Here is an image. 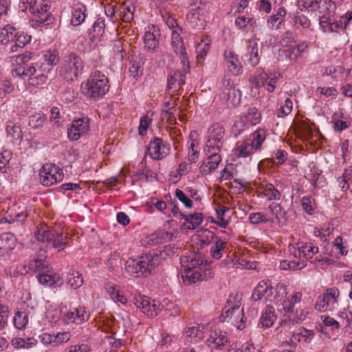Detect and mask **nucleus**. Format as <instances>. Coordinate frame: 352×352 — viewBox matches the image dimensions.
<instances>
[{"instance_id": "nucleus-1", "label": "nucleus", "mask_w": 352, "mask_h": 352, "mask_svg": "<svg viewBox=\"0 0 352 352\" xmlns=\"http://www.w3.org/2000/svg\"><path fill=\"white\" fill-rule=\"evenodd\" d=\"M201 253L197 252L186 260H182L184 269L182 278L184 284L188 285L204 280L206 276V264Z\"/></svg>"}, {"instance_id": "nucleus-2", "label": "nucleus", "mask_w": 352, "mask_h": 352, "mask_svg": "<svg viewBox=\"0 0 352 352\" xmlns=\"http://www.w3.org/2000/svg\"><path fill=\"white\" fill-rule=\"evenodd\" d=\"M82 87L84 94L94 100L103 98L109 89L107 78L99 71L94 72Z\"/></svg>"}, {"instance_id": "nucleus-3", "label": "nucleus", "mask_w": 352, "mask_h": 352, "mask_svg": "<svg viewBox=\"0 0 352 352\" xmlns=\"http://www.w3.org/2000/svg\"><path fill=\"white\" fill-rule=\"evenodd\" d=\"M83 69L84 62L82 58L75 52H70L64 56L59 74L64 80L72 82L78 79Z\"/></svg>"}, {"instance_id": "nucleus-4", "label": "nucleus", "mask_w": 352, "mask_h": 352, "mask_svg": "<svg viewBox=\"0 0 352 352\" xmlns=\"http://www.w3.org/2000/svg\"><path fill=\"white\" fill-rule=\"evenodd\" d=\"M158 264V258L145 254L137 258H129L125 263V270L131 275L147 276Z\"/></svg>"}, {"instance_id": "nucleus-5", "label": "nucleus", "mask_w": 352, "mask_h": 352, "mask_svg": "<svg viewBox=\"0 0 352 352\" xmlns=\"http://www.w3.org/2000/svg\"><path fill=\"white\" fill-rule=\"evenodd\" d=\"M15 71L18 76H28L29 85L32 86L45 83L48 79V74L51 72L48 66L43 65L38 61L27 67H18Z\"/></svg>"}, {"instance_id": "nucleus-6", "label": "nucleus", "mask_w": 352, "mask_h": 352, "mask_svg": "<svg viewBox=\"0 0 352 352\" xmlns=\"http://www.w3.org/2000/svg\"><path fill=\"white\" fill-rule=\"evenodd\" d=\"M36 236L38 241L46 243L58 251L64 250L68 246L67 235L54 230L38 228Z\"/></svg>"}, {"instance_id": "nucleus-7", "label": "nucleus", "mask_w": 352, "mask_h": 352, "mask_svg": "<svg viewBox=\"0 0 352 352\" xmlns=\"http://www.w3.org/2000/svg\"><path fill=\"white\" fill-rule=\"evenodd\" d=\"M40 182L45 186H50L63 179V170L51 163L45 164L39 173Z\"/></svg>"}, {"instance_id": "nucleus-8", "label": "nucleus", "mask_w": 352, "mask_h": 352, "mask_svg": "<svg viewBox=\"0 0 352 352\" xmlns=\"http://www.w3.org/2000/svg\"><path fill=\"white\" fill-rule=\"evenodd\" d=\"M225 130L219 123L212 124L208 129V140L206 142L208 153L219 151L223 145Z\"/></svg>"}, {"instance_id": "nucleus-9", "label": "nucleus", "mask_w": 352, "mask_h": 352, "mask_svg": "<svg viewBox=\"0 0 352 352\" xmlns=\"http://www.w3.org/2000/svg\"><path fill=\"white\" fill-rule=\"evenodd\" d=\"M133 300L136 307L140 309L148 317L156 316L158 314V311L160 310L161 303L154 300L151 301L147 296L140 294L135 295Z\"/></svg>"}, {"instance_id": "nucleus-10", "label": "nucleus", "mask_w": 352, "mask_h": 352, "mask_svg": "<svg viewBox=\"0 0 352 352\" xmlns=\"http://www.w3.org/2000/svg\"><path fill=\"white\" fill-rule=\"evenodd\" d=\"M186 73L184 72V68L183 71L177 70L170 73L168 78L167 92L171 97L182 94Z\"/></svg>"}, {"instance_id": "nucleus-11", "label": "nucleus", "mask_w": 352, "mask_h": 352, "mask_svg": "<svg viewBox=\"0 0 352 352\" xmlns=\"http://www.w3.org/2000/svg\"><path fill=\"white\" fill-rule=\"evenodd\" d=\"M147 149L152 159L160 160L168 155L170 147L162 138L155 137L151 140Z\"/></svg>"}, {"instance_id": "nucleus-12", "label": "nucleus", "mask_w": 352, "mask_h": 352, "mask_svg": "<svg viewBox=\"0 0 352 352\" xmlns=\"http://www.w3.org/2000/svg\"><path fill=\"white\" fill-rule=\"evenodd\" d=\"M229 343L230 341L227 333L220 329H212L209 337L206 340L208 346L217 350L227 348L229 346Z\"/></svg>"}, {"instance_id": "nucleus-13", "label": "nucleus", "mask_w": 352, "mask_h": 352, "mask_svg": "<svg viewBox=\"0 0 352 352\" xmlns=\"http://www.w3.org/2000/svg\"><path fill=\"white\" fill-rule=\"evenodd\" d=\"M340 291L337 287L326 289L322 296H319L316 308L320 311H325L327 307L337 303Z\"/></svg>"}, {"instance_id": "nucleus-14", "label": "nucleus", "mask_w": 352, "mask_h": 352, "mask_svg": "<svg viewBox=\"0 0 352 352\" xmlns=\"http://www.w3.org/2000/svg\"><path fill=\"white\" fill-rule=\"evenodd\" d=\"M241 294H236L234 296H230L229 299L228 300V303L232 304V299L234 302H236V304L233 305L231 308L228 309L224 313L222 314L221 316V320L222 322L226 321L228 318L236 320L238 318V316L240 314H242L243 316L241 319V322H245V319L244 317V314H243V309L239 310L240 307V301L241 300Z\"/></svg>"}, {"instance_id": "nucleus-15", "label": "nucleus", "mask_w": 352, "mask_h": 352, "mask_svg": "<svg viewBox=\"0 0 352 352\" xmlns=\"http://www.w3.org/2000/svg\"><path fill=\"white\" fill-rule=\"evenodd\" d=\"M89 129V119L82 118L74 120L72 124L67 130L69 139L71 140H77L80 135L87 133Z\"/></svg>"}, {"instance_id": "nucleus-16", "label": "nucleus", "mask_w": 352, "mask_h": 352, "mask_svg": "<svg viewBox=\"0 0 352 352\" xmlns=\"http://www.w3.org/2000/svg\"><path fill=\"white\" fill-rule=\"evenodd\" d=\"M226 81L224 82V83ZM225 87L222 90L220 97L224 101L228 102L232 106L238 104L241 101V92L239 89L235 88L232 85H230L228 80L227 84H224Z\"/></svg>"}, {"instance_id": "nucleus-17", "label": "nucleus", "mask_w": 352, "mask_h": 352, "mask_svg": "<svg viewBox=\"0 0 352 352\" xmlns=\"http://www.w3.org/2000/svg\"><path fill=\"white\" fill-rule=\"evenodd\" d=\"M38 280L40 283L54 288L60 287L63 284V280L60 275L48 269V267L43 270V272L38 276Z\"/></svg>"}, {"instance_id": "nucleus-18", "label": "nucleus", "mask_w": 352, "mask_h": 352, "mask_svg": "<svg viewBox=\"0 0 352 352\" xmlns=\"http://www.w3.org/2000/svg\"><path fill=\"white\" fill-rule=\"evenodd\" d=\"M280 74H270L263 72L256 79L255 86L257 87H265L269 92L274 91L276 84Z\"/></svg>"}, {"instance_id": "nucleus-19", "label": "nucleus", "mask_w": 352, "mask_h": 352, "mask_svg": "<svg viewBox=\"0 0 352 352\" xmlns=\"http://www.w3.org/2000/svg\"><path fill=\"white\" fill-rule=\"evenodd\" d=\"M159 36L160 34L155 26L152 28L148 27V30L146 31L144 37V48L148 52H154L158 48L159 41L157 36Z\"/></svg>"}, {"instance_id": "nucleus-20", "label": "nucleus", "mask_w": 352, "mask_h": 352, "mask_svg": "<svg viewBox=\"0 0 352 352\" xmlns=\"http://www.w3.org/2000/svg\"><path fill=\"white\" fill-rule=\"evenodd\" d=\"M224 58L228 71L234 76L239 75L242 72V66L238 60L237 55L232 51L226 50Z\"/></svg>"}, {"instance_id": "nucleus-21", "label": "nucleus", "mask_w": 352, "mask_h": 352, "mask_svg": "<svg viewBox=\"0 0 352 352\" xmlns=\"http://www.w3.org/2000/svg\"><path fill=\"white\" fill-rule=\"evenodd\" d=\"M89 318V314L87 312L85 307H78L74 309V311H69L66 314V320L67 322H73L78 324H80L86 320H88Z\"/></svg>"}, {"instance_id": "nucleus-22", "label": "nucleus", "mask_w": 352, "mask_h": 352, "mask_svg": "<svg viewBox=\"0 0 352 352\" xmlns=\"http://www.w3.org/2000/svg\"><path fill=\"white\" fill-rule=\"evenodd\" d=\"M221 161V157L217 151H212L211 155L200 166V171L202 174L208 175L214 170Z\"/></svg>"}, {"instance_id": "nucleus-23", "label": "nucleus", "mask_w": 352, "mask_h": 352, "mask_svg": "<svg viewBox=\"0 0 352 352\" xmlns=\"http://www.w3.org/2000/svg\"><path fill=\"white\" fill-rule=\"evenodd\" d=\"M247 54L249 55V63L252 66H256L258 64L260 54L258 49V39L252 38L248 40L247 45Z\"/></svg>"}, {"instance_id": "nucleus-24", "label": "nucleus", "mask_w": 352, "mask_h": 352, "mask_svg": "<svg viewBox=\"0 0 352 352\" xmlns=\"http://www.w3.org/2000/svg\"><path fill=\"white\" fill-rule=\"evenodd\" d=\"M211 243L214 245L210 248V254L214 259H220L227 245V243L221 238L212 233Z\"/></svg>"}, {"instance_id": "nucleus-25", "label": "nucleus", "mask_w": 352, "mask_h": 352, "mask_svg": "<svg viewBox=\"0 0 352 352\" xmlns=\"http://www.w3.org/2000/svg\"><path fill=\"white\" fill-rule=\"evenodd\" d=\"M273 290V287L269 286L266 283L260 282L254 288L251 300L256 302L261 300L263 296L269 297L272 295Z\"/></svg>"}, {"instance_id": "nucleus-26", "label": "nucleus", "mask_w": 352, "mask_h": 352, "mask_svg": "<svg viewBox=\"0 0 352 352\" xmlns=\"http://www.w3.org/2000/svg\"><path fill=\"white\" fill-rule=\"evenodd\" d=\"M173 234L161 230L155 232L146 237V245L153 246L170 240Z\"/></svg>"}, {"instance_id": "nucleus-27", "label": "nucleus", "mask_w": 352, "mask_h": 352, "mask_svg": "<svg viewBox=\"0 0 352 352\" xmlns=\"http://www.w3.org/2000/svg\"><path fill=\"white\" fill-rule=\"evenodd\" d=\"M43 65L48 66L49 70H52L53 66L59 62V56L56 50L43 52V56L38 60Z\"/></svg>"}, {"instance_id": "nucleus-28", "label": "nucleus", "mask_w": 352, "mask_h": 352, "mask_svg": "<svg viewBox=\"0 0 352 352\" xmlns=\"http://www.w3.org/2000/svg\"><path fill=\"white\" fill-rule=\"evenodd\" d=\"M86 10L85 6L81 3L76 4L72 10L71 24L77 26L83 23L86 18Z\"/></svg>"}, {"instance_id": "nucleus-29", "label": "nucleus", "mask_w": 352, "mask_h": 352, "mask_svg": "<svg viewBox=\"0 0 352 352\" xmlns=\"http://www.w3.org/2000/svg\"><path fill=\"white\" fill-rule=\"evenodd\" d=\"M204 327L199 324H190L184 330L186 337L197 342L204 338Z\"/></svg>"}, {"instance_id": "nucleus-30", "label": "nucleus", "mask_w": 352, "mask_h": 352, "mask_svg": "<svg viewBox=\"0 0 352 352\" xmlns=\"http://www.w3.org/2000/svg\"><path fill=\"white\" fill-rule=\"evenodd\" d=\"M50 6L47 3L43 1L39 4L37 2L30 8V11L34 16L47 17L48 19L52 20V14L50 12Z\"/></svg>"}, {"instance_id": "nucleus-31", "label": "nucleus", "mask_w": 352, "mask_h": 352, "mask_svg": "<svg viewBox=\"0 0 352 352\" xmlns=\"http://www.w3.org/2000/svg\"><path fill=\"white\" fill-rule=\"evenodd\" d=\"M275 310L272 306L267 305L264 313L262 314L258 325L264 328L272 327L276 319Z\"/></svg>"}, {"instance_id": "nucleus-32", "label": "nucleus", "mask_w": 352, "mask_h": 352, "mask_svg": "<svg viewBox=\"0 0 352 352\" xmlns=\"http://www.w3.org/2000/svg\"><path fill=\"white\" fill-rule=\"evenodd\" d=\"M286 14L287 11L284 8H279L275 14L270 16L267 19V23L268 27L271 29H279L281 23L284 21Z\"/></svg>"}, {"instance_id": "nucleus-33", "label": "nucleus", "mask_w": 352, "mask_h": 352, "mask_svg": "<svg viewBox=\"0 0 352 352\" xmlns=\"http://www.w3.org/2000/svg\"><path fill=\"white\" fill-rule=\"evenodd\" d=\"M174 52L179 56L181 63L184 66V72H188L190 69V63L187 57L186 50L184 43H171Z\"/></svg>"}, {"instance_id": "nucleus-34", "label": "nucleus", "mask_w": 352, "mask_h": 352, "mask_svg": "<svg viewBox=\"0 0 352 352\" xmlns=\"http://www.w3.org/2000/svg\"><path fill=\"white\" fill-rule=\"evenodd\" d=\"M45 252L41 250L37 258L29 262V269L33 271L38 270L41 273L43 270L47 268V264L45 263Z\"/></svg>"}, {"instance_id": "nucleus-35", "label": "nucleus", "mask_w": 352, "mask_h": 352, "mask_svg": "<svg viewBox=\"0 0 352 352\" xmlns=\"http://www.w3.org/2000/svg\"><path fill=\"white\" fill-rule=\"evenodd\" d=\"M261 113L255 107H252L248 109V113L245 114L243 120L239 123H236L234 126L236 128L239 124L242 125L244 122H249L251 125H256L260 122Z\"/></svg>"}, {"instance_id": "nucleus-36", "label": "nucleus", "mask_w": 352, "mask_h": 352, "mask_svg": "<svg viewBox=\"0 0 352 352\" xmlns=\"http://www.w3.org/2000/svg\"><path fill=\"white\" fill-rule=\"evenodd\" d=\"M6 132L8 136L11 137L13 141H21L23 139V133L20 126L16 125L12 120L6 122Z\"/></svg>"}, {"instance_id": "nucleus-37", "label": "nucleus", "mask_w": 352, "mask_h": 352, "mask_svg": "<svg viewBox=\"0 0 352 352\" xmlns=\"http://www.w3.org/2000/svg\"><path fill=\"white\" fill-rule=\"evenodd\" d=\"M314 331L308 330L303 327H300L292 331V342L300 341V338H303L304 341L309 342L314 336Z\"/></svg>"}, {"instance_id": "nucleus-38", "label": "nucleus", "mask_w": 352, "mask_h": 352, "mask_svg": "<svg viewBox=\"0 0 352 352\" xmlns=\"http://www.w3.org/2000/svg\"><path fill=\"white\" fill-rule=\"evenodd\" d=\"M67 283L71 288L76 289L83 284L82 275L77 271L70 270L67 275Z\"/></svg>"}, {"instance_id": "nucleus-39", "label": "nucleus", "mask_w": 352, "mask_h": 352, "mask_svg": "<svg viewBox=\"0 0 352 352\" xmlns=\"http://www.w3.org/2000/svg\"><path fill=\"white\" fill-rule=\"evenodd\" d=\"M181 217L190 226H188V229L197 228L203 221L202 213L195 212L191 214H181Z\"/></svg>"}, {"instance_id": "nucleus-40", "label": "nucleus", "mask_w": 352, "mask_h": 352, "mask_svg": "<svg viewBox=\"0 0 352 352\" xmlns=\"http://www.w3.org/2000/svg\"><path fill=\"white\" fill-rule=\"evenodd\" d=\"M352 167L346 169L341 177L337 179L338 183L342 191L345 192L350 188V183L352 182Z\"/></svg>"}, {"instance_id": "nucleus-41", "label": "nucleus", "mask_w": 352, "mask_h": 352, "mask_svg": "<svg viewBox=\"0 0 352 352\" xmlns=\"http://www.w3.org/2000/svg\"><path fill=\"white\" fill-rule=\"evenodd\" d=\"M263 194L269 201L280 200L281 194L272 184H265L263 188Z\"/></svg>"}, {"instance_id": "nucleus-42", "label": "nucleus", "mask_w": 352, "mask_h": 352, "mask_svg": "<svg viewBox=\"0 0 352 352\" xmlns=\"http://www.w3.org/2000/svg\"><path fill=\"white\" fill-rule=\"evenodd\" d=\"M14 325L18 329H23L28 323V314L25 311H18L13 319Z\"/></svg>"}, {"instance_id": "nucleus-43", "label": "nucleus", "mask_w": 352, "mask_h": 352, "mask_svg": "<svg viewBox=\"0 0 352 352\" xmlns=\"http://www.w3.org/2000/svg\"><path fill=\"white\" fill-rule=\"evenodd\" d=\"M31 41V36L25 34L23 32L16 31L12 33V39L11 43H16V45L23 48L26 44Z\"/></svg>"}, {"instance_id": "nucleus-44", "label": "nucleus", "mask_w": 352, "mask_h": 352, "mask_svg": "<svg viewBox=\"0 0 352 352\" xmlns=\"http://www.w3.org/2000/svg\"><path fill=\"white\" fill-rule=\"evenodd\" d=\"M250 140H245L243 142L239 145L236 151V155L239 157H246L253 153L255 150L254 146L250 144Z\"/></svg>"}, {"instance_id": "nucleus-45", "label": "nucleus", "mask_w": 352, "mask_h": 352, "mask_svg": "<svg viewBox=\"0 0 352 352\" xmlns=\"http://www.w3.org/2000/svg\"><path fill=\"white\" fill-rule=\"evenodd\" d=\"M46 120V116L42 112H39L30 117L29 125L33 129H38L43 127Z\"/></svg>"}, {"instance_id": "nucleus-46", "label": "nucleus", "mask_w": 352, "mask_h": 352, "mask_svg": "<svg viewBox=\"0 0 352 352\" xmlns=\"http://www.w3.org/2000/svg\"><path fill=\"white\" fill-rule=\"evenodd\" d=\"M2 246L1 249L6 250H13L16 244V239L14 236L10 233L3 234L1 239Z\"/></svg>"}, {"instance_id": "nucleus-47", "label": "nucleus", "mask_w": 352, "mask_h": 352, "mask_svg": "<svg viewBox=\"0 0 352 352\" xmlns=\"http://www.w3.org/2000/svg\"><path fill=\"white\" fill-rule=\"evenodd\" d=\"M12 157V152L10 150H3L0 153V171L6 173L7 171V166L9 164Z\"/></svg>"}, {"instance_id": "nucleus-48", "label": "nucleus", "mask_w": 352, "mask_h": 352, "mask_svg": "<svg viewBox=\"0 0 352 352\" xmlns=\"http://www.w3.org/2000/svg\"><path fill=\"white\" fill-rule=\"evenodd\" d=\"M135 7L124 3L120 8V14L123 21L129 22L133 19Z\"/></svg>"}, {"instance_id": "nucleus-49", "label": "nucleus", "mask_w": 352, "mask_h": 352, "mask_svg": "<svg viewBox=\"0 0 352 352\" xmlns=\"http://www.w3.org/2000/svg\"><path fill=\"white\" fill-rule=\"evenodd\" d=\"M16 32V29L11 25H6L0 32V43L5 44L10 42L12 39V33Z\"/></svg>"}, {"instance_id": "nucleus-50", "label": "nucleus", "mask_w": 352, "mask_h": 352, "mask_svg": "<svg viewBox=\"0 0 352 352\" xmlns=\"http://www.w3.org/2000/svg\"><path fill=\"white\" fill-rule=\"evenodd\" d=\"M196 134L197 133L195 131H191L190 133V140H192V142L189 146L188 156V160L191 163L196 162L199 157V151L197 149H195V141L192 140L193 136Z\"/></svg>"}, {"instance_id": "nucleus-51", "label": "nucleus", "mask_w": 352, "mask_h": 352, "mask_svg": "<svg viewBox=\"0 0 352 352\" xmlns=\"http://www.w3.org/2000/svg\"><path fill=\"white\" fill-rule=\"evenodd\" d=\"M265 131L261 129L253 133V140H250V144L254 146L255 150L261 148L262 143L265 140Z\"/></svg>"}, {"instance_id": "nucleus-52", "label": "nucleus", "mask_w": 352, "mask_h": 352, "mask_svg": "<svg viewBox=\"0 0 352 352\" xmlns=\"http://www.w3.org/2000/svg\"><path fill=\"white\" fill-rule=\"evenodd\" d=\"M28 215L29 213L28 210H24L21 212H19L15 216L8 215L6 217H5V219L6 221L9 223H12L14 222L23 223L26 221Z\"/></svg>"}, {"instance_id": "nucleus-53", "label": "nucleus", "mask_w": 352, "mask_h": 352, "mask_svg": "<svg viewBox=\"0 0 352 352\" xmlns=\"http://www.w3.org/2000/svg\"><path fill=\"white\" fill-rule=\"evenodd\" d=\"M105 23L103 18H98L92 26L93 38L102 36L104 32Z\"/></svg>"}, {"instance_id": "nucleus-54", "label": "nucleus", "mask_w": 352, "mask_h": 352, "mask_svg": "<svg viewBox=\"0 0 352 352\" xmlns=\"http://www.w3.org/2000/svg\"><path fill=\"white\" fill-rule=\"evenodd\" d=\"M301 251L302 252V256L308 259L311 258L314 254L318 252V248L314 246L313 243H309L301 245Z\"/></svg>"}, {"instance_id": "nucleus-55", "label": "nucleus", "mask_w": 352, "mask_h": 352, "mask_svg": "<svg viewBox=\"0 0 352 352\" xmlns=\"http://www.w3.org/2000/svg\"><path fill=\"white\" fill-rule=\"evenodd\" d=\"M293 104L290 98H287L284 102V104L280 107L278 111V117H285L289 114L292 110Z\"/></svg>"}, {"instance_id": "nucleus-56", "label": "nucleus", "mask_w": 352, "mask_h": 352, "mask_svg": "<svg viewBox=\"0 0 352 352\" xmlns=\"http://www.w3.org/2000/svg\"><path fill=\"white\" fill-rule=\"evenodd\" d=\"M142 67L140 61L132 60L129 67V72L133 78H136L142 74Z\"/></svg>"}, {"instance_id": "nucleus-57", "label": "nucleus", "mask_w": 352, "mask_h": 352, "mask_svg": "<svg viewBox=\"0 0 352 352\" xmlns=\"http://www.w3.org/2000/svg\"><path fill=\"white\" fill-rule=\"evenodd\" d=\"M314 199L309 196H305L302 198V208L309 214H311L314 210Z\"/></svg>"}, {"instance_id": "nucleus-58", "label": "nucleus", "mask_w": 352, "mask_h": 352, "mask_svg": "<svg viewBox=\"0 0 352 352\" xmlns=\"http://www.w3.org/2000/svg\"><path fill=\"white\" fill-rule=\"evenodd\" d=\"M294 23L296 25L302 26L303 28H309L310 25V21L307 16L302 14L300 12H297L294 18Z\"/></svg>"}, {"instance_id": "nucleus-59", "label": "nucleus", "mask_w": 352, "mask_h": 352, "mask_svg": "<svg viewBox=\"0 0 352 352\" xmlns=\"http://www.w3.org/2000/svg\"><path fill=\"white\" fill-rule=\"evenodd\" d=\"M175 197L187 208H191L192 207V201L184 194V192L177 188L175 190Z\"/></svg>"}, {"instance_id": "nucleus-60", "label": "nucleus", "mask_w": 352, "mask_h": 352, "mask_svg": "<svg viewBox=\"0 0 352 352\" xmlns=\"http://www.w3.org/2000/svg\"><path fill=\"white\" fill-rule=\"evenodd\" d=\"M9 309L7 306L0 307V331L3 330L8 324Z\"/></svg>"}, {"instance_id": "nucleus-61", "label": "nucleus", "mask_w": 352, "mask_h": 352, "mask_svg": "<svg viewBox=\"0 0 352 352\" xmlns=\"http://www.w3.org/2000/svg\"><path fill=\"white\" fill-rule=\"evenodd\" d=\"M250 221L252 224H258L259 223H266L272 221L268 219L262 212L252 213L249 217Z\"/></svg>"}, {"instance_id": "nucleus-62", "label": "nucleus", "mask_w": 352, "mask_h": 352, "mask_svg": "<svg viewBox=\"0 0 352 352\" xmlns=\"http://www.w3.org/2000/svg\"><path fill=\"white\" fill-rule=\"evenodd\" d=\"M269 209L277 219L285 216V212L282 213V207L279 204L272 203L269 206Z\"/></svg>"}, {"instance_id": "nucleus-63", "label": "nucleus", "mask_w": 352, "mask_h": 352, "mask_svg": "<svg viewBox=\"0 0 352 352\" xmlns=\"http://www.w3.org/2000/svg\"><path fill=\"white\" fill-rule=\"evenodd\" d=\"M31 25L33 28H36L42 25H48L52 23V20L48 19L47 17L34 16L30 21Z\"/></svg>"}, {"instance_id": "nucleus-64", "label": "nucleus", "mask_w": 352, "mask_h": 352, "mask_svg": "<svg viewBox=\"0 0 352 352\" xmlns=\"http://www.w3.org/2000/svg\"><path fill=\"white\" fill-rule=\"evenodd\" d=\"M333 129L336 131H342L343 130L347 129L350 126V123L346 121H343L341 120H334L332 121Z\"/></svg>"}]
</instances>
